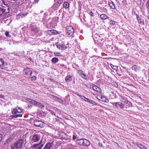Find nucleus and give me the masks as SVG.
Segmentation results:
<instances>
[{
    "label": "nucleus",
    "instance_id": "f257e3e1",
    "mask_svg": "<svg viewBox=\"0 0 149 149\" xmlns=\"http://www.w3.org/2000/svg\"><path fill=\"white\" fill-rule=\"evenodd\" d=\"M26 140V139L25 137L21 138L11 145L10 149H21Z\"/></svg>",
    "mask_w": 149,
    "mask_h": 149
},
{
    "label": "nucleus",
    "instance_id": "f03ea898",
    "mask_svg": "<svg viewBox=\"0 0 149 149\" xmlns=\"http://www.w3.org/2000/svg\"><path fill=\"white\" fill-rule=\"evenodd\" d=\"M1 6L3 8L2 9L5 15L9 12L11 6L9 1L3 0Z\"/></svg>",
    "mask_w": 149,
    "mask_h": 149
},
{
    "label": "nucleus",
    "instance_id": "7ed1b4c3",
    "mask_svg": "<svg viewBox=\"0 0 149 149\" xmlns=\"http://www.w3.org/2000/svg\"><path fill=\"white\" fill-rule=\"evenodd\" d=\"M76 143L77 144L80 146H88L90 145V142L85 139H77Z\"/></svg>",
    "mask_w": 149,
    "mask_h": 149
},
{
    "label": "nucleus",
    "instance_id": "20e7f679",
    "mask_svg": "<svg viewBox=\"0 0 149 149\" xmlns=\"http://www.w3.org/2000/svg\"><path fill=\"white\" fill-rule=\"evenodd\" d=\"M33 125L36 127L42 128L44 127V123L40 120L35 119L33 121Z\"/></svg>",
    "mask_w": 149,
    "mask_h": 149
},
{
    "label": "nucleus",
    "instance_id": "39448f33",
    "mask_svg": "<svg viewBox=\"0 0 149 149\" xmlns=\"http://www.w3.org/2000/svg\"><path fill=\"white\" fill-rule=\"evenodd\" d=\"M41 137V135L38 134H34L32 136L31 141L32 143L38 141Z\"/></svg>",
    "mask_w": 149,
    "mask_h": 149
},
{
    "label": "nucleus",
    "instance_id": "423d86ee",
    "mask_svg": "<svg viewBox=\"0 0 149 149\" xmlns=\"http://www.w3.org/2000/svg\"><path fill=\"white\" fill-rule=\"evenodd\" d=\"M66 32L67 35L72 36L74 32V31L72 26H69L66 27Z\"/></svg>",
    "mask_w": 149,
    "mask_h": 149
},
{
    "label": "nucleus",
    "instance_id": "0eeeda50",
    "mask_svg": "<svg viewBox=\"0 0 149 149\" xmlns=\"http://www.w3.org/2000/svg\"><path fill=\"white\" fill-rule=\"evenodd\" d=\"M63 2V0H58L57 2L52 6V8L54 9V10H56Z\"/></svg>",
    "mask_w": 149,
    "mask_h": 149
},
{
    "label": "nucleus",
    "instance_id": "6e6552de",
    "mask_svg": "<svg viewBox=\"0 0 149 149\" xmlns=\"http://www.w3.org/2000/svg\"><path fill=\"white\" fill-rule=\"evenodd\" d=\"M78 72L79 75L81 77L85 79H88V76L86 75L84 72L81 70H79L78 71Z\"/></svg>",
    "mask_w": 149,
    "mask_h": 149
},
{
    "label": "nucleus",
    "instance_id": "1a4fd4ad",
    "mask_svg": "<svg viewBox=\"0 0 149 149\" xmlns=\"http://www.w3.org/2000/svg\"><path fill=\"white\" fill-rule=\"evenodd\" d=\"M56 46L58 48L61 50H65L66 48V47L65 45L59 43L56 45Z\"/></svg>",
    "mask_w": 149,
    "mask_h": 149
},
{
    "label": "nucleus",
    "instance_id": "9d476101",
    "mask_svg": "<svg viewBox=\"0 0 149 149\" xmlns=\"http://www.w3.org/2000/svg\"><path fill=\"white\" fill-rule=\"evenodd\" d=\"M53 146V143H48L45 145L43 149H50Z\"/></svg>",
    "mask_w": 149,
    "mask_h": 149
},
{
    "label": "nucleus",
    "instance_id": "9b49d317",
    "mask_svg": "<svg viewBox=\"0 0 149 149\" xmlns=\"http://www.w3.org/2000/svg\"><path fill=\"white\" fill-rule=\"evenodd\" d=\"M46 33L50 35L57 34L58 33V32L54 30H51L47 31H46Z\"/></svg>",
    "mask_w": 149,
    "mask_h": 149
},
{
    "label": "nucleus",
    "instance_id": "f8f14e48",
    "mask_svg": "<svg viewBox=\"0 0 149 149\" xmlns=\"http://www.w3.org/2000/svg\"><path fill=\"white\" fill-rule=\"evenodd\" d=\"M27 15V13H20L17 15V18L18 19L20 18H22L24 17L25 16Z\"/></svg>",
    "mask_w": 149,
    "mask_h": 149
},
{
    "label": "nucleus",
    "instance_id": "ddd939ff",
    "mask_svg": "<svg viewBox=\"0 0 149 149\" xmlns=\"http://www.w3.org/2000/svg\"><path fill=\"white\" fill-rule=\"evenodd\" d=\"M24 72L25 73L26 75H29L30 76H31L32 74V72L29 68H26L24 70Z\"/></svg>",
    "mask_w": 149,
    "mask_h": 149
},
{
    "label": "nucleus",
    "instance_id": "4468645a",
    "mask_svg": "<svg viewBox=\"0 0 149 149\" xmlns=\"http://www.w3.org/2000/svg\"><path fill=\"white\" fill-rule=\"evenodd\" d=\"M31 30L36 33H38L40 29L37 26H31Z\"/></svg>",
    "mask_w": 149,
    "mask_h": 149
},
{
    "label": "nucleus",
    "instance_id": "2eb2a0df",
    "mask_svg": "<svg viewBox=\"0 0 149 149\" xmlns=\"http://www.w3.org/2000/svg\"><path fill=\"white\" fill-rule=\"evenodd\" d=\"M64 15L63 14H60L57 17H55L56 19L58 21H59V20H61L63 19V18Z\"/></svg>",
    "mask_w": 149,
    "mask_h": 149
},
{
    "label": "nucleus",
    "instance_id": "dca6fc26",
    "mask_svg": "<svg viewBox=\"0 0 149 149\" xmlns=\"http://www.w3.org/2000/svg\"><path fill=\"white\" fill-rule=\"evenodd\" d=\"M136 18L138 20V22L140 24H144L143 20L141 18V17L136 14Z\"/></svg>",
    "mask_w": 149,
    "mask_h": 149
},
{
    "label": "nucleus",
    "instance_id": "f3484780",
    "mask_svg": "<svg viewBox=\"0 0 149 149\" xmlns=\"http://www.w3.org/2000/svg\"><path fill=\"white\" fill-rule=\"evenodd\" d=\"M65 80L66 82H71L72 80V77L68 75L65 77Z\"/></svg>",
    "mask_w": 149,
    "mask_h": 149
},
{
    "label": "nucleus",
    "instance_id": "a211bd4d",
    "mask_svg": "<svg viewBox=\"0 0 149 149\" xmlns=\"http://www.w3.org/2000/svg\"><path fill=\"white\" fill-rule=\"evenodd\" d=\"M93 89L94 91L100 93L101 92L100 88L96 86L95 85L93 86Z\"/></svg>",
    "mask_w": 149,
    "mask_h": 149
},
{
    "label": "nucleus",
    "instance_id": "6ab92c4d",
    "mask_svg": "<svg viewBox=\"0 0 149 149\" xmlns=\"http://www.w3.org/2000/svg\"><path fill=\"white\" fill-rule=\"evenodd\" d=\"M109 5L110 8L113 9H115V5L114 3L111 1L110 2H109Z\"/></svg>",
    "mask_w": 149,
    "mask_h": 149
},
{
    "label": "nucleus",
    "instance_id": "aec40b11",
    "mask_svg": "<svg viewBox=\"0 0 149 149\" xmlns=\"http://www.w3.org/2000/svg\"><path fill=\"white\" fill-rule=\"evenodd\" d=\"M35 106H38L39 107H40L41 109H43L45 107L44 105H42L41 103L39 102H38L37 101L36 102V104H35Z\"/></svg>",
    "mask_w": 149,
    "mask_h": 149
},
{
    "label": "nucleus",
    "instance_id": "412c9836",
    "mask_svg": "<svg viewBox=\"0 0 149 149\" xmlns=\"http://www.w3.org/2000/svg\"><path fill=\"white\" fill-rule=\"evenodd\" d=\"M132 70H134L136 72L137 70L140 69V67L137 65H134L132 66Z\"/></svg>",
    "mask_w": 149,
    "mask_h": 149
},
{
    "label": "nucleus",
    "instance_id": "4be33fe9",
    "mask_svg": "<svg viewBox=\"0 0 149 149\" xmlns=\"http://www.w3.org/2000/svg\"><path fill=\"white\" fill-rule=\"evenodd\" d=\"M136 145L141 149H147L145 146L140 144L139 143H136Z\"/></svg>",
    "mask_w": 149,
    "mask_h": 149
},
{
    "label": "nucleus",
    "instance_id": "5701e85b",
    "mask_svg": "<svg viewBox=\"0 0 149 149\" xmlns=\"http://www.w3.org/2000/svg\"><path fill=\"white\" fill-rule=\"evenodd\" d=\"M4 64V62L3 60L2 59L0 58V68H1L3 69H4V68L1 67L3 66Z\"/></svg>",
    "mask_w": 149,
    "mask_h": 149
},
{
    "label": "nucleus",
    "instance_id": "b1692460",
    "mask_svg": "<svg viewBox=\"0 0 149 149\" xmlns=\"http://www.w3.org/2000/svg\"><path fill=\"white\" fill-rule=\"evenodd\" d=\"M42 140H41V141H40V142L38 144H33L32 146V147L33 148H36L37 147H38L40 145L42 144Z\"/></svg>",
    "mask_w": 149,
    "mask_h": 149
},
{
    "label": "nucleus",
    "instance_id": "393cba45",
    "mask_svg": "<svg viewBox=\"0 0 149 149\" xmlns=\"http://www.w3.org/2000/svg\"><path fill=\"white\" fill-rule=\"evenodd\" d=\"M100 18L103 19H109V17L106 15L104 14H102L100 15Z\"/></svg>",
    "mask_w": 149,
    "mask_h": 149
},
{
    "label": "nucleus",
    "instance_id": "a878e982",
    "mask_svg": "<svg viewBox=\"0 0 149 149\" xmlns=\"http://www.w3.org/2000/svg\"><path fill=\"white\" fill-rule=\"evenodd\" d=\"M69 6V4L67 2H65L63 4V7L65 9L68 8Z\"/></svg>",
    "mask_w": 149,
    "mask_h": 149
},
{
    "label": "nucleus",
    "instance_id": "bb28decb",
    "mask_svg": "<svg viewBox=\"0 0 149 149\" xmlns=\"http://www.w3.org/2000/svg\"><path fill=\"white\" fill-rule=\"evenodd\" d=\"M58 59L56 57H54L52 59V61L53 63H56L58 62Z\"/></svg>",
    "mask_w": 149,
    "mask_h": 149
},
{
    "label": "nucleus",
    "instance_id": "cd10ccee",
    "mask_svg": "<svg viewBox=\"0 0 149 149\" xmlns=\"http://www.w3.org/2000/svg\"><path fill=\"white\" fill-rule=\"evenodd\" d=\"M29 100L28 101L31 104H33L35 106V104H36V101L33 100L29 99H28Z\"/></svg>",
    "mask_w": 149,
    "mask_h": 149
},
{
    "label": "nucleus",
    "instance_id": "c85d7f7f",
    "mask_svg": "<svg viewBox=\"0 0 149 149\" xmlns=\"http://www.w3.org/2000/svg\"><path fill=\"white\" fill-rule=\"evenodd\" d=\"M12 118H17L18 117H21L22 116V114H16L15 115H12Z\"/></svg>",
    "mask_w": 149,
    "mask_h": 149
},
{
    "label": "nucleus",
    "instance_id": "c756f323",
    "mask_svg": "<svg viewBox=\"0 0 149 149\" xmlns=\"http://www.w3.org/2000/svg\"><path fill=\"white\" fill-rule=\"evenodd\" d=\"M102 101L105 102H108L109 100L105 96H103V98L102 99Z\"/></svg>",
    "mask_w": 149,
    "mask_h": 149
},
{
    "label": "nucleus",
    "instance_id": "7c9ffc66",
    "mask_svg": "<svg viewBox=\"0 0 149 149\" xmlns=\"http://www.w3.org/2000/svg\"><path fill=\"white\" fill-rule=\"evenodd\" d=\"M5 15L2 10V8L0 7V16H2Z\"/></svg>",
    "mask_w": 149,
    "mask_h": 149
},
{
    "label": "nucleus",
    "instance_id": "2f4dec72",
    "mask_svg": "<svg viewBox=\"0 0 149 149\" xmlns=\"http://www.w3.org/2000/svg\"><path fill=\"white\" fill-rule=\"evenodd\" d=\"M85 99H86L87 100H85V99H82V100H84V101H86V102H88L89 103H92V102H93V101H92V100H90L88 99V98H86V97L85 98H84Z\"/></svg>",
    "mask_w": 149,
    "mask_h": 149
},
{
    "label": "nucleus",
    "instance_id": "473e14b6",
    "mask_svg": "<svg viewBox=\"0 0 149 149\" xmlns=\"http://www.w3.org/2000/svg\"><path fill=\"white\" fill-rule=\"evenodd\" d=\"M56 100L57 101H58V102H59L60 103H62V102H63V101H62V100L61 99H60V98H58V97H56Z\"/></svg>",
    "mask_w": 149,
    "mask_h": 149
},
{
    "label": "nucleus",
    "instance_id": "72a5a7b5",
    "mask_svg": "<svg viewBox=\"0 0 149 149\" xmlns=\"http://www.w3.org/2000/svg\"><path fill=\"white\" fill-rule=\"evenodd\" d=\"M110 65L111 67L114 70H116L118 69V67L112 64H111Z\"/></svg>",
    "mask_w": 149,
    "mask_h": 149
},
{
    "label": "nucleus",
    "instance_id": "f704fd0d",
    "mask_svg": "<svg viewBox=\"0 0 149 149\" xmlns=\"http://www.w3.org/2000/svg\"><path fill=\"white\" fill-rule=\"evenodd\" d=\"M124 104L123 103L119 102L118 106L121 108H123L124 107Z\"/></svg>",
    "mask_w": 149,
    "mask_h": 149
},
{
    "label": "nucleus",
    "instance_id": "c9c22d12",
    "mask_svg": "<svg viewBox=\"0 0 149 149\" xmlns=\"http://www.w3.org/2000/svg\"><path fill=\"white\" fill-rule=\"evenodd\" d=\"M44 146V144L40 145L38 147L36 148L35 149H42Z\"/></svg>",
    "mask_w": 149,
    "mask_h": 149
},
{
    "label": "nucleus",
    "instance_id": "e433bc0d",
    "mask_svg": "<svg viewBox=\"0 0 149 149\" xmlns=\"http://www.w3.org/2000/svg\"><path fill=\"white\" fill-rule=\"evenodd\" d=\"M31 79L32 81L35 80L36 79V77L35 76H33L31 77Z\"/></svg>",
    "mask_w": 149,
    "mask_h": 149
},
{
    "label": "nucleus",
    "instance_id": "4c0bfd02",
    "mask_svg": "<svg viewBox=\"0 0 149 149\" xmlns=\"http://www.w3.org/2000/svg\"><path fill=\"white\" fill-rule=\"evenodd\" d=\"M12 113L13 114H16V112H15V109L14 108L12 110Z\"/></svg>",
    "mask_w": 149,
    "mask_h": 149
},
{
    "label": "nucleus",
    "instance_id": "58836bf2",
    "mask_svg": "<svg viewBox=\"0 0 149 149\" xmlns=\"http://www.w3.org/2000/svg\"><path fill=\"white\" fill-rule=\"evenodd\" d=\"M17 109V110H18V112L21 113L22 112V109L21 108H20L19 107H18Z\"/></svg>",
    "mask_w": 149,
    "mask_h": 149
},
{
    "label": "nucleus",
    "instance_id": "ea45409f",
    "mask_svg": "<svg viewBox=\"0 0 149 149\" xmlns=\"http://www.w3.org/2000/svg\"><path fill=\"white\" fill-rule=\"evenodd\" d=\"M5 35L6 36H7L8 37H10V36H9V32L8 31H6L5 33Z\"/></svg>",
    "mask_w": 149,
    "mask_h": 149
},
{
    "label": "nucleus",
    "instance_id": "a19ab883",
    "mask_svg": "<svg viewBox=\"0 0 149 149\" xmlns=\"http://www.w3.org/2000/svg\"><path fill=\"white\" fill-rule=\"evenodd\" d=\"M77 95L78 96L80 97H81L82 99H83V97L85 98V96L83 95H79L78 93H77Z\"/></svg>",
    "mask_w": 149,
    "mask_h": 149
},
{
    "label": "nucleus",
    "instance_id": "79ce46f5",
    "mask_svg": "<svg viewBox=\"0 0 149 149\" xmlns=\"http://www.w3.org/2000/svg\"><path fill=\"white\" fill-rule=\"evenodd\" d=\"M146 6L148 8V10H149V0L147 1V3L146 4Z\"/></svg>",
    "mask_w": 149,
    "mask_h": 149
},
{
    "label": "nucleus",
    "instance_id": "37998d69",
    "mask_svg": "<svg viewBox=\"0 0 149 149\" xmlns=\"http://www.w3.org/2000/svg\"><path fill=\"white\" fill-rule=\"evenodd\" d=\"M115 24V22L113 21H111L110 23V24L111 25H114Z\"/></svg>",
    "mask_w": 149,
    "mask_h": 149
},
{
    "label": "nucleus",
    "instance_id": "c03bdc74",
    "mask_svg": "<svg viewBox=\"0 0 149 149\" xmlns=\"http://www.w3.org/2000/svg\"><path fill=\"white\" fill-rule=\"evenodd\" d=\"M2 137L3 135L1 134H0V143L2 140Z\"/></svg>",
    "mask_w": 149,
    "mask_h": 149
},
{
    "label": "nucleus",
    "instance_id": "a18cd8bd",
    "mask_svg": "<svg viewBox=\"0 0 149 149\" xmlns=\"http://www.w3.org/2000/svg\"><path fill=\"white\" fill-rule=\"evenodd\" d=\"M103 96H100L99 97V98H100L99 99V98H97V99L99 100H100V101H102V98H103Z\"/></svg>",
    "mask_w": 149,
    "mask_h": 149
},
{
    "label": "nucleus",
    "instance_id": "49530a36",
    "mask_svg": "<svg viewBox=\"0 0 149 149\" xmlns=\"http://www.w3.org/2000/svg\"><path fill=\"white\" fill-rule=\"evenodd\" d=\"M89 14L91 16H94V14L92 12H90Z\"/></svg>",
    "mask_w": 149,
    "mask_h": 149
},
{
    "label": "nucleus",
    "instance_id": "de8ad7c7",
    "mask_svg": "<svg viewBox=\"0 0 149 149\" xmlns=\"http://www.w3.org/2000/svg\"><path fill=\"white\" fill-rule=\"evenodd\" d=\"M119 103V102L115 103V106L116 107H117L118 106Z\"/></svg>",
    "mask_w": 149,
    "mask_h": 149
},
{
    "label": "nucleus",
    "instance_id": "09e8293b",
    "mask_svg": "<svg viewBox=\"0 0 149 149\" xmlns=\"http://www.w3.org/2000/svg\"><path fill=\"white\" fill-rule=\"evenodd\" d=\"M47 16V14L46 13H45L44 15V17L45 18H46Z\"/></svg>",
    "mask_w": 149,
    "mask_h": 149
},
{
    "label": "nucleus",
    "instance_id": "8fccbe9b",
    "mask_svg": "<svg viewBox=\"0 0 149 149\" xmlns=\"http://www.w3.org/2000/svg\"><path fill=\"white\" fill-rule=\"evenodd\" d=\"M77 137H76V136L75 135H74L73 136V137H72V138H73V140H75V139H76Z\"/></svg>",
    "mask_w": 149,
    "mask_h": 149
},
{
    "label": "nucleus",
    "instance_id": "3c124183",
    "mask_svg": "<svg viewBox=\"0 0 149 149\" xmlns=\"http://www.w3.org/2000/svg\"><path fill=\"white\" fill-rule=\"evenodd\" d=\"M98 145L101 147H102V144L101 143H98Z\"/></svg>",
    "mask_w": 149,
    "mask_h": 149
},
{
    "label": "nucleus",
    "instance_id": "603ef678",
    "mask_svg": "<svg viewBox=\"0 0 149 149\" xmlns=\"http://www.w3.org/2000/svg\"><path fill=\"white\" fill-rule=\"evenodd\" d=\"M51 113H52V114H53L55 116H56L55 114L54 113V112H53L52 111H51Z\"/></svg>",
    "mask_w": 149,
    "mask_h": 149
},
{
    "label": "nucleus",
    "instance_id": "864d4df0",
    "mask_svg": "<svg viewBox=\"0 0 149 149\" xmlns=\"http://www.w3.org/2000/svg\"><path fill=\"white\" fill-rule=\"evenodd\" d=\"M3 0H0V6H1L3 3Z\"/></svg>",
    "mask_w": 149,
    "mask_h": 149
},
{
    "label": "nucleus",
    "instance_id": "5fc2aeb1",
    "mask_svg": "<svg viewBox=\"0 0 149 149\" xmlns=\"http://www.w3.org/2000/svg\"><path fill=\"white\" fill-rule=\"evenodd\" d=\"M4 97L3 95L2 94H0V97L1 98H3Z\"/></svg>",
    "mask_w": 149,
    "mask_h": 149
},
{
    "label": "nucleus",
    "instance_id": "6e6d98bb",
    "mask_svg": "<svg viewBox=\"0 0 149 149\" xmlns=\"http://www.w3.org/2000/svg\"><path fill=\"white\" fill-rule=\"evenodd\" d=\"M15 112H16V113H17V112H18L17 109H15Z\"/></svg>",
    "mask_w": 149,
    "mask_h": 149
},
{
    "label": "nucleus",
    "instance_id": "4d7b16f0",
    "mask_svg": "<svg viewBox=\"0 0 149 149\" xmlns=\"http://www.w3.org/2000/svg\"><path fill=\"white\" fill-rule=\"evenodd\" d=\"M56 1V0H54V1Z\"/></svg>",
    "mask_w": 149,
    "mask_h": 149
}]
</instances>
